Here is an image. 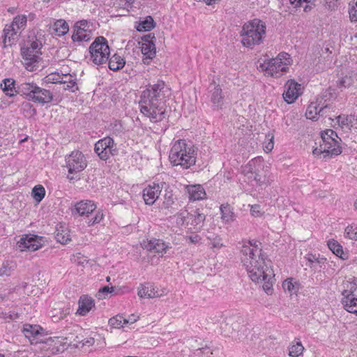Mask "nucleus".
<instances>
[{"label": "nucleus", "mask_w": 357, "mask_h": 357, "mask_svg": "<svg viewBox=\"0 0 357 357\" xmlns=\"http://www.w3.org/2000/svg\"><path fill=\"white\" fill-rule=\"evenodd\" d=\"M261 243L258 241H249L243 245L241 250V262L250 279L257 283L264 282L263 289L268 295H271L275 275L271 266V261L259 247Z\"/></svg>", "instance_id": "1"}, {"label": "nucleus", "mask_w": 357, "mask_h": 357, "mask_svg": "<svg viewBox=\"0 0 357 357\" xmlns=\"http://www.w3.org/2000/svg\"><path fill=\"white\" fill-rule=\"evenodd\" d=\"M196 155L193 145L187 144L185 139H178L172 146L169 158L174 166L181 165L188 169L195 165Z\"/></svg>", "instance_id": "2"}, {"label": "nucleus", "mask_w": 357, "mask_h": 357, "mask_svg": "<svg viewBox=\"0 0 357 357\" xmlns=\"http://www.w3.org/2000/svg\"><path fill=\"white\" fill-rule=\"evenodd\" d=\"M266 24L259 19L245 22L240 32L242 45L251 49L261 45L266 36Z\"/></svg>", "instance_id": "3"}, {"label": "nucleus", "mask_w": 357, "mask_h": 357, "mask_svg": "<svg viewBox=\"0 0 357 357\" xmlns=\"http://www.w3.org/2000/svg\"><path fill=\"white\" fill-rule=\"evenodd\" d=\"M321 142L319 147L314 149L312 153L314 155L319 156L322 153L326 156H337L342 153V139L337 136L336 132L331 129H327L321 132Z\"/></svg>", "instance_id": "4"}, {"label": "nucleus", "mask_w": 357, "mask_h": 357, "mask_svg": "<svg viewBox=\"0 0 357 357\" xmlns=\"http://www.w3.org/2000/svg\"><path fill=\"white\" fill-rule=\"evenodd\" d=\"M91 59L96 65H101L108 61L109 47L107 40L103 36H98L89 47Z\"/></svg>", "instance_id": "5"}, {"label": "nucleus", "mask_w": 357, "mask_h": 357, "mask_svg": "<svg viewBox=\"0 0 357 357\" xmlns=\"http://www.w3.org/2000/svg\"><path fill=\"white\" fill-rule=\"evenodd\" d=\"M42 43L36 38L31 41L27 47L21 48L23 64L28 70L33 71L35 63L38 62L41 54Z\"/></svg>", "instance_id": "6"}, {"label": "nucleus", "mask_w": 357, "mask_h": 357, "mask_svg": "<svg viewBox=\"0 0 357 357\" xmlns=\"http://www.w3.org/2000/svg\"><path fill=\"white\" fill-rule=\"evenodd\" d=\"M156 88L152 87V90L146 89L142 92L141 100L139 101L141 112L150 117L155 119L156 114Z\"/></svg>", "instance_id": "7"}, {"label": "nucleus", "mask_w": 357, "mask_h": 357, "mask_svg": "<svg viewBox=\"0 0 357 357\" xmlns=\"http://www.w3.org/2000/svg\"><path fill=\"white\" fill-rule=\"evenodd\" d=\"M259 67L268 75L276 77L282 75L288 69L287 62L282 61V59L280 57L264 61L263 63L260 64Z\"/></svg>", "instance_id": "8"}, {"label": "nucleus", "mask_w": 357, "mask_h": 357, "mask_svg": "<svg viewBox=\"0 0 357 357\" xmlns=\"http://www.w3.org/2000/svg\"><path fill=\"white\" fill-rule=\"evenodd\" d=\"M154 39V33H149L142 36V40L139 42L144 64L149 65L151 61L155 57L156 47Z\"/></svg>", "instance_id": "9"}, {"label": "nucleus", "mask_w": 357, "mask_h": 357, "mask_svg": "<svg viewBox=\"0 0 357 357\" xmlns=\"http://www.w3.org/2000/svg\"><path fill=\"white\" fill-rule=\"evenodd\" d=\"M95 152L101 160H107L111 155H115L118 151L112 138L106 137L95 144Z\"/></svg>", "instance_id": "10"}, {"label": "nucleus", "mask_w": 357, "mask_h": 357, "mask_svg": "<svg viewBox=\"0 0 357 357\" xmlns=\"http://www.w3.org/2000/svg\"><path fill=\"white\" fill-rule=\"evenodd\" d=\"M66 166L70 174L77 173L84 170L86 166V160L83 153L79 151H73L66 157Z\"/></svg>", "instance_id": "11"}, {"label": "nucleus", "mask_w": 357, "mask_h": 357, "mask_svg": "<svg viewBox=\"0 0 357 357\" xmlns=\"http://www.w3.org/2000/svg\"><path fill=\"white\" fill-rule=\"evenodd\" d=\"M158 122L160 121H162L164 119H166L167 116V110L166 108H164L162 104L165 105L167 102L166 98H169L171 96V90L170 89L165 86V82L162 81H158Z\"/></svg>", "instance_id": "12"}, {"label": "nucleus", "mask_w": 357, "mask_h": 357, "mask_svg": "<svg viewBox=\"0 0 357 357\" xmlns=\"http://www.w3.org/2000/svg\"><path fill=\"white\" fill-rule=\"evenodd\" d=\"M242 319L240 317H229L226 319L225 322L220 325V329L222 335L225 337H230L234 333H238L241 329H245V326L241 325Z\"/></svg>", "instance_id": "13"}, {"label": "nucleus", "mask_w": 357, "mask_h": 357, "mask_svg": "<svg viewBox=\"0 0 357 357\" xmlns=\"http://www.w3.org/2000/svg\"><path fill=\"white\" fill-rule=\"evenodd\" d=\"M206 215L197 209L194 213H189V218L187 222V228L191 233H197L201 231L204 226Z\"/></svg>", "instance_id": "14"}, {"label": "nucleus", "mask_w": 357, "mask_h": 357, "mask_svg": "<svg viewBox=\"0 0 357 357\" xmlns=\"http://www.w3.org/2000/svg\"><path fill=\"white\" fill-rule=\"evenodd\" d=\"M284 87L283 98L288 104L294 102L301 94V85L294 80H289Z\"/></svg>", "instance_id": "15"}, {"label": "nucleus", "mask_w": 357, "mask_h": 357, "mask_svg": "<svg viewBox=\"0 0 357 357\" xmlns=\"http://www.w3.org/2000/svg\"><path fill=\"white\" fill-rule=\"evenodd\" d=\"M160 188L158 199H163L162 207L169 208L174 202L173 191L169 185L165 182L161 183L160 185L158 184V190Z\"/></svg>", "instance_id": "16"}, {"label": "nucleus", "mask_w": 357, "mask_h": 357, "mask_svg": "<svg viewBox=\"0 0 357 357\" xmlns=\"http://www.w3.org/2000/svg\"><path fill=\"white\" fill-rule=\"evenodd\" d=\"M96 206L90 200H83L77 203L75 207L72 209V214H78L79 215L88 216L93 211H95Z\"/></svg>", "instance_id": "17"}, {"label": "nucleus", "mask_w": 357, "mask_h": 357, "mask_svg": "<svg viewBox=\"0 0 357 357\" xmlns=\"http://www.w3.org/2000/svg\"><path fill=\"white\" fill-rule=\"evenodd\" d=\"M78 305L76 314L85 316L95 307V302L91 297L87 295H82L78 301Z\"/></svg>", "instance_id": "18"}, {"label": "nucleus", "mask_w": 357, "mask_h": 357, "mask_svg": "<svg viewBox=\"0 0 357 357\" xmlns=\"http://www.w3.org/2000/svg\"><path fill=\"white\" fill-rule=\"evenodd\" d=\"M53 100L52 93L45 89L36 86L33 93L32 101L45 105L51 102Z\"/></svg>", "instance_id": "19"}, {"label": "nucleus", "mask_w": 357, "mask_h": 357, "mask_svg": "<svg viewBox=\"0 0 357 357\" xmlns=\"http://www.w3.org/2000/svg\"><path fill=\"white\" fill-rule=\"evenodd\" d=\"M185 188L188 194L190 201L203 200L206 198V192L202 185L199 184L188 185Z\"/></svg>", "instance_id": "20"}, {"label": "nucleus", "mask_w": 357, "mask_h": 357, "mask_svg": "<svg viewBox=\"0 0 357 357\" xmlns=\"http://www.w3.org/2000/svg\"><path fill=\"white\" fill-rule=\"evenodd\" d=\"M22 332L24 336L28 338L31 344L36 340L35 343H38L36 340L38 337L43 332V328L38 325L24 324Z\"/></svg>", "instance_id": "21"}, {"label": "nucleus", "mask_w": 357, "mask_h": 357, "mask_svg": "<svg viewBox=\"0 0 357 357\" xmlns=\"http://www.w3.org/2000/svg\"><path fill=\"white\" fill-rule=\"evenodd\" d=\"M50 32L58 36H63L66 35L69 31L68 23L62 19L56 20L50 27Z\"/></svg>", "instance_id": "22"}, {"label": "nucleus", "mask_w": 357, "mask_h": 357, "mask_svg": "<svg viewBox=\"0 0 357 357\" xmlns=\"http://www.w3.org/2000/svg\"><path fill=\"white\" fill-rule=\"evenodd\" d=\"M62 304H59L58 308H54L50 311L51 317L54 321H59V320L63 319L68 315L71 312L70 305L66 306H61Z\"/></svg>", "instance_id": "23"}, {"label": "nucleus", "mask_w": 357, "mask_h": 357, "mask_svg": "<svg viewBox=\"0 0 357 357\" xmlns=\"http://www.w3.org/2000/svg\"><path fill=\"white\" fill-rule=\"evenodd\" d=\"M36 84L33 82H24L17 88V93L25 96L28 100H32L33 93L36 89Z\"/></svg>", "instance_id": "24"}, {"label": "nucleus", "mask_w": 357, "mask_h": 357, "mask_svg": "<svg viewBox=\"0 0 357 357\" xmlns=\"http://www.w3.org/2000/svg\"><path fill=\"white\" fill-rule=\"evenodd\" d=\"M211 101L215 109H220L222 107L224 100L222 95V89L219 86H214L213 89L210 90Z\"/></svg>", "instance_id": "25"}, {"label": "nucleus", "mask_w": 357, "mask_h": 357, "mask_svg": "<svg viewBox=\"0 0 357 357\" xmlns=\"http://www.w3.org/2000/svg\"><path fill=\"white\" fill-rule=\"evenodd\" d=\"M341 303L345 310L357 315V296H342Z\"/></svg>", "instance_id": "26"}, {"label": "nucleus", "mask_w": 357, "mask_h": 357, "mask_svg": "<svg viewBox=\"0 0 357 357\" xmlns=\"http://www.w3.org/2000/svg\"><path fill=\"white\" fill-rule=\"evenodd\" d=\"M305 258L308 262V266L314 271H320L322 265L325 264L326 259L325 257H317L315 255L308 254Z\"/></svg>", "instance_id": "27"}, {"label": "nucleus", "mask_w": 357, "mask_h": 357, "mask_svg": "<svg viewBox=\"0 0 357 357\" xmlns=\"http://www.w3.org/2000/svg\"><path fill=\"white\" fill-rule=\"evenodd\" d=\"M61 79L62 82H61V84H63V89L64 90H69L72 92H75L78 89L76 79L74 78L73 75L70 74H62Z\"/></svg>", "instance_id": "28"}, {"label": "nucleus", "mask_w": 357, "mask_h": 357, "mask_svg": "<svg viewBox=\"0 0 357 357\" xmlns=\"http://www.w3.org/2000/svg\"><path fill=\"white\" fill-rule=\"evenodd\" d=\"M221 218L225 222H231L235 220V214L233 208L228 204L220 206Z\"/></svg>", "instance_id": "29"}, {"label": "nucleus", "mask_w": 357, "mask_h": 357, "mask_svg": "<svg viewBox=\"0 0 357 357\" xmlns=\"http://www.w3.org/2000/svg\"><path fill=\"white\" fill-rule=\"evenodd\" d=\"M19 247L21 248L22 250L27 249L29 250L35 251L40 247V245L34 238L26 237L21 239Z\"/></svg>", "instance_id": "30"}, {"label": "nucleus", "mask_w": 357, "mask_h": 357, "mask_svg": "<svg viewBox=\"0 0 357 357\" xmlns=\"http://www.w3.org/2000/svg\"><path fill=\"white\" fill-rule=\"evenodd\" d=\"M3 82V84H1V87L6 96L13 97L17 93L15 87V81L14 79L10 78L4 79Z\"/></svg>", "instance_id": "31"}, {"label": "nucleus", "mask_w": 357, "mask_h": 357, "mask_svg": "<svg viewBox=\"0 0 357 357\" xmlns=\"http://www.w3.org/2000/svg\"><path fill=\"white\" fill-rule=\"evenodd\" d=\"M125 63V60L121 56L117 54H114L109 59L108 66L110 70L116 71L123 68Z\"/></svg>", "instance_id": "32"}, {"label": "nucleus", "mask_w": 357, "mask_h": 357, "mask_svg": "<svg viewBox=\"0 0 357 357\" xmlns=\"http://www.w3.org/2000/svg\"><path fill=\"white\" fill-rule=\"evenodd\" d=\"M138 295L141 298H154L155 296L154 284L145 283L139 289Z\"/></svg>", "instance_id": "33"}, {"label": "nucleus", "mask_w": 357, "mask_h": 357, "mask_svg": "<svg viewBox=\"0 0 357 357\" xmlns=\"http://www.w3.org/2000/svg\"><path fill=\"white\" fill-rule=\"evenodd\" d=\"M328 247L336 256L342 259L347 258V256L343 252L342 246L337 241L335 240L328 241Z\"/></svg>", "instance_id": "34"}, {"label": "nucleus", "mask_w": 357, "mask_h": 357, "mask_svg": "<svg viewBox=\"0 0 357 357\" xmlns=\"http://www.w3.org/2000/svg\"><path fill=\"white\" fill-rule=\"evenodd\" d=\"M18 31L16 29H13L9 26H6L3 29L4 32V39L3 43L5 47L11 46L13 40H15V36L17 35Z\"/></svg>", "instance_id": "35"}, {"label": "nucleus", "mask_w": 357, "mask_h": 357, "mask_svg": "<svg viewBox=\"0 0 357 357\" xmlns=\"http://www.w3.org/2000/svg\"><path fill=\"white\" fill-rule=\"evenodd\" d=\"M154 186H149L148 188H145L143 190V198L144 202L147 205H152L156 201V198L155 197V192L154 191L155 183H153Z\"/></svg>", "instance_id": "36"}, {"label": "nucleus", "mask_w": 357, "mask_h": 357, "mask_svg": "<svg viewBox=\"0 0 357 357\" xmlns=\"http://www.w3.org/2000/svg\"><path fill=\"white\" fill-rule=\"evenodd\" d=\"M74 31L72 39L74 42H87L91 39V31Z\"/></svg>", "instance_id": "37"}, {"label": "nucleus", "mask_w": 357, "mask_h": 357, "mask_svg": "<svg viewBox=\"0 0 357 357\" xmlns=\"http://www.w3.org/2000/svg\"><path fill=\"white\" fill-rule=\"evenodd\" d=\"M344 289L342 292V296H357V283L356 282L347 281L343 283Z\"/></svg>", "instance_id": "38"}, {"label": "nucleus", "mask_w": 357, "mask_h": 357, "mask_svg": "<svg viewBox=\"0 0 357 357\" xmlns=\"http://www.w3.org/2000/svg\"><path fill=\"white\" fill-rule=\"evenodd\" d=\"M55 238L59 243L66 244L70 241V236L67 229H64L63 227H60L56 229Z\"/></svg>", "instance_id": "39"}, {"label": "nucleus", "mask_w": 357, "mask_h": 357, "mask_svg": "<svg viewBox=\"0 0 357 357\" xmlns=\"http://www.w3.org/2000/svg\"><path fill=\"white\" fill-rule=\"evenodd\" d=\"M154 27V21L152 17L147 16L144 20L141 21L137 26L138 31H148Z\"/></svg>", "instance_id": "40"}, {"label": "nucleus", "mask_w": 357, "mask_h": 357, "mask_svg": "<svg viewBox=\"0 0 357 357\" xmlns=\"http://www.w3.org/2000/svg\"><path fill=\"white\" fill-rule=\"evenodd\" d=\"M261 160L259 158H254L252 160H250L248 165H246L243 169V174L247 176L249 178H252V175L254 174L255 172L257 170L255 169L256 165L258 162H260Z\"/></svg>", "instance_id": "41"}, {"label": "nucleus", "mask_w": 357, "mask_h": 357, "mask_svg": "<svg viewBox=\"0 0 357 357\" xmlns=\"http://www.w3.org/2000/svg\"><path fill=\"white\" fill-rule=\"evenodd\" d=\"M304 347L300 341L292 342V344L289 347V356L291 357H298L302 354Z\"/></svg>", "instance_id": "42"}, {"label": "nucleus", "mask_w": 357, "mask_h": 357, "mask_svg": "<svg viewBox=\"0 0 357 357\" xmlns=\"http://www.w3.org/2000/svg\"><path fill=\"white\" fill-rule=\"evenodd\" d=\"M176 223L178 226L181 227L185 225L189 218V212L187 210H183L174 215Z\"/></svg>", "instance_id": "43"}, {"label": "nucleus", "mask_w": 357, "mask_h": 357, "mask_svg": "<svg viewBox=\"0 0 357 357\" xmlns=\"http://www.w3.org/2000/svg\"><path fill=\"white\" fill-rule=\"evenodd\" d=\"M129 321V320L125 319L123 317L116 315L109 319V324L112 328H120L123 327V324H128Z\"/></svg>", "instance_id": "44"}, {"label": "nucleus", "mask_w": 357, "mask_h": 357, "mask_svg": "<svg viewBox=\"0 0 357 357\" xmlns=\"http://www.w3.org/2000/svg\"><path fill=\"white\" fill-rule=\"evenodd\" d=\"M172 247L169 243H165L164 241L158 239V255L162 257L166 254H170L169 251Z\"/></svg>", "instance_id": "45"}, {"label": "nucleus", "mask_w": 357, "mask_h": 357, "mask_svg": "<svg viewBox=\"0 0 357 357\" xmlns=\"http://www.w3.org/2000/svg\"><path fill=\"white\" fill-rule=\"evenodd\" d=\"M26 17L25 15H18L15 17L10 25L13 29L19 31L21 28H23L26 24Z\"/></svg>", "instance_id": "46"}, {"label": "nucleus", "mask_w": 357, "mask_h": 357, "mask_svg": "<svg viewBox=\"0 0 357 357\" xmlns=\"http://www.w3.org/2000/svg\"><path fill=\"white\" fill-rule=\"evenodd\" d=\"M320 107L319 104L317 102H312L307 107L306 111V116L310 119H315L317 115H319V109Z\"/></svg>", "instance_id": "47"}, {"label": "nucleus", "mask_w": 357, "mask_h": 357, "mask_svg": "<svg viewBox=\"0 0 357 357\" xmlns=\"http://www.w3.org/2000/svg\"><path fill=\"white\" fill-rule=\"evenodd\" d=\"M134 0H114L113 5L116 8L123 9L128 12Z\"/></svg>", "instance_id": "48"}, {"label": "nucleus", "mask_w": 357, "mask_h": 357, "mask_svg": "<svg viewBox=\"0 0 357 357\" xmlns=\"http://www.w3.org/2000/svg\"><path fill=\"white\" fill-rule=\"evenodd\" d=\"M45 194V188L40 185L35 186L32 190V196L37 202H40L43 199Z\"/></svg>", "instance_id": "49"}, {"label": "nucleus", "mask_w": 357, "mask_h": 357, "mask_svg": "<svg viewBox=\"0 0 357 357\" xmlns=\"http://www.w3.org/2000/svg\"><path fill=\"white\" fill-rule=\"evenodd\" d=\"M345 235L350 239L357 241V225L347 227L345 229Z\"/></svg>", "instance_id": "50"}, {"label": "nucleus", "mask_w": 357, "mask_h": 357, "mask_svg": "<svg viewBox=\"0 0 357 357\" xmlns=\"http://www.w3.org/2000/svg\"><path fill=\"white\" fill-rule=\"evenodd\" d=\"M67 338L64 339H59V337H56V339L54 340V345L58 346L57 351H63L66 350L68 347H72L70 343L68 342Z\"/></svg>", "instance_id": "51"}, {"label": "nucleus", "mask_w": 357, "mask_h": 357, "mask_svg": "<svg viewBox=\"0 0 357 357\" xmlns=\"http://www.w3.org/2000/svg\"><path fill=\"white\" fill-rule=\"evenodd\" d=\"M95 342V340L93 337H88L84 340H82V341H79V344L77 343H70L72 345V347L74 348H82L84 346L90 347L93 345Z\"/></svg>", "instance_id": "52"}, {"label": "nucleus", "mask_w": 357, "mask_h": 357, "mask_svg": "<svg viewBox=\"0 0 357 357\" xmlns=\"http://www.w3.org/2000/svg\"><path fill=\"white\" fill-rule=\"evenodd\" d=\"M61 77L62 74L51 73L45 77V82L47 83L61 84V82H62Z\"/></svg>", "instance_id": "53"}, {"label": "nucleus", "mask_w": 357, "mask_h": 357, "mask_svg": "<svg viewBox=\"0 0 357 357\" xmlns=\"http://www.w3.org/2000/svg\"><path fill=\"white\" fill-rule=\"evenodd\" d=\"M332 109L333 107L330 105L320 106L319 109V116L328 117L329 119H332L330 114Z\"/></svg>", "instance_id": "54"}, {"label": "nucleus", "mask_w": 357, "mask_h": 357, "mask_svg": "<svg viewBox=\"0 0 357 357\" xmlns=\"http://www.w3.org/2000/svg\"><path fill=\"white\" fill-rule=\"evenodd\" d=\"M354 82L353 78L351 76L346 75L344 77H342L340 81L338 86L340 87H349Z\"/></svg>", "instance_id": "55"}, {"label": "nucleus", "mask_w": 357, "mask_h": 357, "mask_svg": "<svg viewBox=\"0 0 357 357\" xmlns=\"http://www.w3.org/2000/svg\"><path fill=\"white\" fill-rule=\"evenodd\" d=\"M79 31H91L89 29V22L86 20H81L75 23L74 26V31L79 30Z\"/></svg>", "instance_id": "56"}, {"label": "nucleus", "mask_w": 357, "mask_h": 357, "mask_svg": "<svg viewBox=\"0 0 357 357\" xmlns=\"http://www.w3.org/2000/svg\"><path fill=\"white\" fill-rule=\"evenodd\" d=\"M141 245L143 248L146 249L149 251H152L156 248V243L155 241L152 240H144L141 243Z\"/></svg>", "instance_id": "57"}, {"label": "nucleus", "mask_w": 357, "mask_h": 357, "mask_svg": "<svg viewBox=\"0 0 357 357\" xmlns=\"http://www.w3.org/2000/svg\"><path fill=\"white\" fill-rule=\"evenodd\" d=\"M252 178L259 185L267 183V178H266V176L260 175L258 172H257V170L255 172L254 174L252 175Z\"/></svg>", "instance_id": "58"}, {"label": "nucleus", "mask_w": 357, "mask_h": 357, "mask_svg": "<svg viewBox=\"0 0 357 357\" xmlns=\"http://www.w3.org/2000/svg\"><path fill=\"white\" fill-rule=\"evenodd\" d=\"M282 288L285 291L292 292L296 289L295 284L292 283V279H287L282 283Z\"/></svg>", "instance_id": "59"}, {"label": "nucleus", "mask_w": 357, "mask_h": 357, "mask_svg": "<svg viewBox=\"0 0 357 357\" xmlns=\"http://www.w3.org/2000/svg\"><path fill=\"white\" fill-rule=\"evenodd\" d=\"M354 5L349 9V17L352 22H357V0H354Z\"/></svg>", "instance_id": "60"}, {"label": "nucleus", "mask_w": 357, "mask_h": 357, "mask_svg": "<svg viewBox=\"0 0 357 357\" xmlns=\"http://www.w3.org/2000/svg\"><path fill=\"white\" fill-rule=\"evenodd\" d=\"M114 291V287H109L108 286H105L101 289H99L98 292L96 294V296L98 298V299H102V294L105 293H110Z\"/></svg>", "instance_id": "61"}, {"label": "nucleus", "mask_w": 357, "mask_h": 357, "mask_svg": "<svg viewBox=\"0 0 357 357\" xmlns=\"http://www.w3.org/2000/svg\"><path fill=\"white\" fill-rule=\"evenodd\" d=\"M102 218H103L102 213L98 211L96 213V216L93 219L90 220L88 222V225L89 226H91V225H93L94 224L99 223L102 220Z\"/></svg>", "instance_id": "62"}, {"label": "nucleus", "mask_w": 357, "mask_h": 357, "mask_svg": "<svg viewBox=\"0 0 357 357\" xmlns=\"http://www.w3.org/2000/svg\"><path fill=\"white\" fill-rule=\"evenodd\" d=\"M325 6L329 10H335L337 7L338 0H324Z\"/></svg>", "instance_id": "63"}, {"label": "nucleus", "mask_w": 357, "mask_h": 357, "mask_svg": "<svg viewBox=\"0 0 357 357\" xmlns=\"http://www.w3.org/2000/svg\"><path fill=\"white\" fill-rule=\"evenodd\" d=\"M337 119V123H338V126L343 128L344 126H346L347 127H349V123H348V118L344 116H335Z\"/></svg>", "instance_id": "64"}]
</instances>
